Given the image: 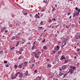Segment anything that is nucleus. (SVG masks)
Segmentation results:
<instances>
[{
  "label": "nucleus",
  "mask_w": 80,
  "mask_h": 80,
  "mask_svg": "<svg viewBox=\"0 0 80 80\" xmlns=\"http://www.w3.org/2000/svg\"><path fill=\"white\" fill-rule=\"evenodd\" d=\"M75 9L76 11H78V12H77L76 15H74V16L73 17H75V16H78V15H79V13L80 12V9H78L77 7H76Z\"/></svg>",
  "instance_id": "1"
},
{
  "label": "nucleus",
  "mask_w": 80,
  "mask_h": 80,
  "mask_svg": "<svg viewBox=\"0 0 80 80\" xmlns=\"http://www.w3.org/2000/svg\"><path fill=\"white\" fill-rule=\"evenodd\" d=\"M80 38V33H79L76 37L75 39H79Z\"/></svg>",
  "instance_id": "2"
},
{
  "label": "nucleus",
  "mask_w": 80,
  "mask_h": 80,
  "mask_svg": "<svg viewBox=\"0 0 80 80\" xmlns=\"http://www.w3.org/2000/svg\"><path fill=\"white\" fill-rule=\"evenodd\" d=\"M23 63H24V65H23V66H22L23 67H25L26 66H27V65H28V62L27 61L26 62H23Z\"/></svg>",
  "instance_id": "3"
},
{
  "label": "nucleus",
  "mask_w": 80,
  "mask_h": 80,
  "mask_svg": "<svg viewBox=\"0 0 80 80\" xmlns=\"http://www.w3.org/2000/svg\"><path fill=\"white\" fill-rule=\"evenodd\" d=\"M21 64H19L18 66V68H22V66L23 65V63H21Z\"/></svg>",
  "instance_id": "4"
},
{
  "label": "nucleus",
  "mask_w": 80,
  "mask_h": 80,
  "mask_svg": "<svg viewBox=\"0 0 80 80\" xmlns=\"http://www.w3.org/2000/svg\"><path fill=\"white\" fill-rule=\"evenodd\" d=\"M41 80V77L40 78L39 76H38L36 78V79H35L34 80Z\"/></svg>",
  "instance_id": "5"
},
{
  "label": "nucleus",
  "mask_w": 80,
  "mask_h": 80,
  "mask_svg": "<svg viewBox=\"0 0 80 80\" xmlns=\"http://www.w3.org/2000/svg\"><path fill=\"white\" fill-rule=\"evenodd\" d=\"M71 68H72L73 70H75L76 69V67L73 66H71L70 67Z\"/></svg>",
  "instance_id": "6"
},
{
  "label": "nucleus",
  "mask_w": 80,
  "mask_h": 80,
  "mask_svg": "<svg viewBox=\"0 0 80 80\" xmlns=\"http://www.w3.org/2000/svg\"><path fill=\"white\" fill-rule=\"evenodd\" d=\"M62 67V69L64 70L66 68H67V65H64Z\"/></svg>",
  "instance_id": "7"
},
{
  "label": "nucleus",
  "mask_w": 80,
  "mask_h": 80,
  "mask_svg": "<svg viewBox=\"0 0 80 80\" xmlns=\"http://www.w3.org/2000/svg\"><path fill=\"white\" fill-rule=\"evenodd\" d=\"M74 71V70H73V69H69V71L68 72V73H70V72H73Z\"/></svg>",
  "instance_id": "8"
},
{
  "label": "nucleus",
  "mask_w": 80,
  "mask_h": 80,
  "mask_svg": "<svg viewBox=\"0 0 80 80\" xmlns=\"http://www.w3.org/2000/svg\"><path fill=\"white\" fill-rule=\"evenodd\" d=\"M22 77H23V73L20 74L19 76V78H22Z\"/></svg>",
  "instance_id": "9"
},
{
  "label": "nucleus",
  "mask_w": 80,
  "mask_h": 80,
  "mask_svg": "<svg viewBox=\"0 0 80 80\" xmlns=\"http://www.w3.org/2000/svg\"><path fill=\"white\" fill-rule=\"evenodd\" d=\"M15 37H16L15 36H12V37L11 40H14L16 39V38H15Z\"/></svg>",
  "instance_id": "10"
},
{
  "label": "nucleus",
  "mask_w": 80,
  "mask_h": 80,
  "mask_svg": "<svg viewBox=\"0 0 80 80\" xmlns=\"http://www.w3.org/2000/svg\"><path fill=\"white\" fill-rule=\"evenodd\" d=\"M63 73L62 72H60L59 74V75H60L59 77H61V76H62V75H63Z\"/></svg>",
  "instance_id": "11"
},
{
  "label": "nucleus",
  "mask_w": 80,
  "mask_h": 80,
  "mask_svg": "<svg viewBox=\"0 0 80 80\" xmlns=\"http://www.w3.org/2000/svg\"><path fill=\"white\" fill-rule=\"evenodd\" d=\"M25 74L26 75V76H27L28 74V71H27L25 72Z\"/></svg>",
  "instance_id": "12"
},
{
  "label": "nucleus",
  "mask_w": 80,
  "mask_h": 80,
  "mask_svg": "<svg viewBox=\"0 0 80 80\" xmlns=\"http://www.w3.org/2000/svg\"><path fill=\"white\" fill-rule=\"evenodd\" d=\"M2 30H7V27H4L2 28Z\"/></svg>",
  "instance_id": "13"
},
{
  "label": "nucleus",
  "mask_w": 80,
  "mask_h": 80,
  "mask_svg": "<svg viewBox=\"0 0 80 80\" xmlns=\"http://www.w3.org/2000/svg\"><path fill=\"white\" fill-rule=\"evenodd\" d=\"M47 67H48L51 68L52 67V65H51L50 64H49L47 65Z\"/></svg>",
  "instance_id": "14"
},
{
  "label": "nucleus",
  "mask_w": 80,
  "mask_h": 80,
  "mask_svg": "<svg viewBox=\"0 0 80 80\" xmlns=\"http://www.w3.org/2000/svg\"><path fill=\"white\" fill-rule=\"evenodd\" d=\"M64 57H65V56L64 55H62V57H61V58L62 59H64V60H65V58ZM64 57V58H63Z\"/></svg>",
  "instance_id": "15"
},
{
  "label": "nucleus",
  "mask_w": 80,
  "mask_h": 80,
  "mask_svg": "<svg viewBox=\"0 0 80 80\" xmlns=\"http://www.w3.org/2000/svg\"><path fill=\"white\" fill-rule=\"evenodd\" d=\"M16 77H13V75H12V80H13V79H15V78H16Z\"/></svg>",
  "instance_id": "16"
},
{
  "label": "nucleus",
  "mask_w": 80,
  "mask_h": 80,
  "mask_svg": "<svg viewBox=\"0 0 80 80\" xmlns=\"http://www.w3.org/2000/svg\"><path fill=\"white\" fill-rule=\"evenodd\" d=\"M19 42L17 41V44H16V47H17L19 45Z\"/></svg>",
  "instance_id": "17"
},
{
  "label": "nucleus",
  "mask_w": 80,
  "mask_h": 80,
  "mask_svg": "<svg viewBox=\"0 0 80 80\" xmlns=\"http://www.w3.org/2000/svg\"><path fill=\"white\" fill-rule=\"evenodd\" d=\"M43 48L44 49V50H46V49L47 48L46 46H44L43 47Z\"/></svg>",
  "instance_id": "18"
},
{
  "label": "nucleus",
  "mask_w": 80,
  "mask_h": 80,
  "mask_svg": "<svg viewBox=\"0 0 80 80\" xmlns=\"http://www.w3.org/2000/svg\"><path fill=\"white\" fill-rule=\"evenodd\" d=\"M34 54H35V55H34V56H35V58H37V55H38V53H37V54H36V53H34Z\"/></svg>",
  "instance_id": "19"
},
{
  "label": "nucleus",
  "mask_w": 80,
  "mask_h": 80,
  "mask_svg": "<svg viewBox=\"0 0 80 80\" xmlns=\"http://www.w3.org/2000/svg\"><path fill=\"white\" fill-rule=\"evenodd\" d=\"M62 53V52H61V51H58V55H60V53Z\"/></svg>",
  "instance_id": "20"
},
{
  "label": "nucleus",
  "mask_w": 80,
  "mask_h": 80,
  "mask_svg": "<svg viewBox=\"0 0 80 80\" xmlns=\"http://www.w3.org/2000/svg\"><path fill=\"white\" fill-rule=\"evenodd\" d=\"M35 48V46H33L32 48V50H33Z\"/></svg>",
  "instance_id": "21"
},
{
  "label": "nucleus",
  "mask_w": 80,
  "mask_h": 80,
  "mask_svg": "<svg viewBox=\"0 0 80 80\" xmlns=\"http://www.w3.org/2000/svg\"><path fill=\"white\" fill-rule=\"evenodd\" d=\"M34 73H37L38 71H37V70L36 69L34 71Z\"/></svg>",
  "instance_id": "22"
},
{
  "label": "nucleus",
  "mask_w": 80,
  "mask_h": 80,
  "mask_svg": "<svg viewBox=\"0 0 80 80\" xmlns=\"http://www.w3.org/2000/svg\"><path fill=\"white\" fill-rule=\"evenodd\" d=\"M68 74L66 73V74H64L63 75V78H64V77H65V76H66V75H67Z\"/></svg>",
  "instance_id": "23"
},
{
  "label": "nucleus",
  "mask_w": 80,
  "mask_h": 80,
  "mask_svg": "<svg viewBox=\"0 0 80 80\" xmlns=\"http://www.w3.org/2000/svg\"><path fill=\"white\" fill-rule=\"evenodd\" d=\"M15 49V47H12V48L10 49L11 50H14Z\"/></svg>",
  "instance_id": "24"
},
{
  "label": "nucleus",
  "mask_w": 80,
  "mask_h": 80,
  "mask_svg": "<svg viewBox=\"0 0 80 80\" xmlns=\"http://www.w3.org/2000/svg\"><path fill=\"white\" fill-rule=\"evenodd\" d=\"M20 51H21L22 52L23 51V49L22 48H21Z\"/></svg>",
  "instance_id": "25"
},
{
  "label": "nucleus",
  "mask_w": 80,
  "mask_h": 80,
  "mask_svg": "<svg viewBox=\"0 0 80 80\" xmlns=\"http://www.w3.org/2000/svg\"><path fill=\"white\" fill-rule=\"evenodd\" d=\"M80 48H77V52H80Z\"/></svg>",
  "instance_id": "26"
},
{
  "label": "nucleus",
  "mask_w": 80,
  "mask_h": 80,
  "mask_svg": "<svg viewBox=\"0 0 80 80\" xmlns=\"http://www.w3.org/2000/svg\"><path fill=\"white\" fill-rule=\"evenodd\" d=\"M67 62H68V60H65V63H67Z\"/></svg>",
  "instance_id": "27"
},
{
  "label": "nucleus",
  "mask_w": 80,
  "mask_h": 80,
  "mask_svg": "<svg viewBox=\"0 0 80 80\" xmlns=\"http://www.w3.org/2000/svg\"><path fill=\"white\" fill-rule=\"evenodd\" d=\"M52 20H49V21H48V22H49V23H52Z\"/></svg>",
  "instance_id": "28"
},
{
  "label": "nucleus",
  "mask_w": 80,
  "mask_h": 80,
  "mask_svg": "<svg viewBox=\"0 0 80 80\" xmlns=\"http://www.w3.org/2000/svg\"><path fill=\"white\" fill-rule=\"evenodd\" d=\"M53 64H56V61H55L52 62Z\"/></svg>",
  "instance_id": "29"
},
{
  "label": "nucleus",
  "mask_w": 80,
  "mask_h": 80,
  "mask_svg": "<svg viewBox=\"0 0 80 80\" xmlns=\"http://www.w3.org/2000/svg\"><path fill=\"white\" fill-rule=\"evenodd\" d=\"M65 45H66V42H65L64 44V45L62 46V48H63V47H64V46Z\"/></svg>",
  "instance_id": "30"
},
{
  "label": "nucleus",
  "mask_w": 80,
  "mask_h": 80,
  "mask_svg": "<svg viewBox=\"0 0 80 80\" xmlns=\"http://www.w3.org/2000/svg\"><path fill=\"white\" fill-rule=\"evenodd\" d=\"M77 14V12H74L73 13V17L74 16V15H76Z\"/></svg>",
  "instance_id": "31"
},
{
  "label": "nucleus",
  "mask_w": 80,
  "mask_h": 80,
  "mask_svg": "<svg viewBox=\"0 0 80 80\" xmlns=\"http://www.w3.org/2000/svg\"><path fill=\"white\" fill-rule=\"evenodd\" d=\"M14 67H15V68H17L18 67V66H17V65H15L14 66Z\"/></svg>",
  "instance_id": "32"
},
{
  "label": "nucleus",
  "mask_w": 80,
  "mask_h": 80,
  "mask_svg": "<svg viewBox=\"0 0 80 80\" xmlns=\"http://www.w3.org/2000/svg\"><path fill=\"white\" fill-rule=\"evenodd\" d=\"M57 48L58 49H59V48H60L59 47V46L57 45Z\"/></svg>",
  "instance_id": "33"
},
{
  "label": "nucleus",
  "mask_w": 80,
  "mask_h": 80,
  "mask_svg": "<svg viewBox=\"0 0 80 80\" xmlns=\"http://www.w3.org/2000/svg\"><path fill=\"white\" fill-rule=\"evenodd\" d=\"M45 39H44L43 41H42V43H43V42H45Z\"/></svg>",
  "instance_id": "34"
},
{
  "label": "nucleus",
  "mask_w": 80,
  "mask_h": 80,
  "mask_svg": "<svg viewBox=\"0 0 80 80\" xmlns=\"http://www.w3.org/2000/svg\"><path fill=\"white\" fill-rule=\"evenodd\" d=\"M20 56V57L18 58V60H21V58H20V57H21V56Z\"/></svg>",
  "instance_id": "35"
},
{
  "label": "nucleus",
  "mask_w": 80,
  "mask_h": 80,
  "mask_svg": "<svg viewBox=\"0 0 80 80\" xmlns=\"http://www.w3.org/2000/svg\"><path fill=\"white\" fill-rule=\"evenodd\" d=\"M70 14H71V12H70V13H69V12H68V15H70Z\"/></svg>",
  "instance_id": "36"
},
{
  "label": "nucleus",
  "mask_w": 80,
  "mask_h": 80,
  "mask_svg": "<svg viewBox=\"0 0 80 80\" xmlns=\"http://www.w3.org/2000/svg\"><path fill=\"white\" fill-rule=\"evenodd\" d=\"M5 66H6V67H8V65L7 64Z\"/></svg>",
  "instance_id": "37"
},
{
  "label": "nucleus",
  "mask_w": 80,
  "mask_h": 80,
  "mask_svg": "<svg viewBox=\"0 0 80 80\" xmlns=\"http://www.w3.org/2000/svg\"><path fill=\"white\" fill-rule=\"evenodd\" d=\"M4 63H7V61H4Z\"/></svg>",
  "instance_id": "38"
},
{
  "label": "nucleus",
  "mask_w": 80,
  "mask_h": 80,
  "mask_svg": "<svg viewBox=\"0 0 80 80\" xmlns=\"http://www.w3.org/2000/svg\"><path fill=\"white\" fill-rule=\"evenodd\" d=\"M2 53H3V51H0V54H1Z\"/></svg>",
  "instance_id": "39"
},
{
  "label": "nucleus",
  "mask_w": 80,
  "mask_h": 80,
  "mask_svg": "<svg viewBox=\"0 0 80 80\" xmlns=\"http://www.w3.org/2000/svg\"><path fill=\"white\" fill-rule=\"evenodd\" d=\"M56 20L55 18H53L52 19V20Z\"/></svg>",
  "instance_id": "40"
},
{
  "label": "nucleus",
  "mask_w": 80,
  "mask_h": 80,
  "mask_svg": "<svg viewBox=\"0 0 80 80\" xmlns=\"http://www.w3.org/2000/svg\"><path fill=\"white\" fill-rule=\"evenodd\" d=\"M15 75H16V77H17L18 76V73H16Z\"/></svg>",
  "instance_id": "41"
},
{
  "label": "nucleus",
  "mask_w": 80,
  "mask_h": 80,
  "mask_svg": "<svg viewBox=\"0 0 80 80\" xmlns=\"http://www.w3.org/2000/svg\"><path fill=\"white\" fill-rule=\"evenodd\" d=\"M5 32H6V33H7V32H8V30H6L5 31Z\"/></svg>",
  "instance_id": "42"
},
{
  "label": "nucleus",
  "mask_w": 80,
  "mask_h": 80,
  "mask_svg": "<svg viewBox=\"0 0 80 80\" xmlns=\"http://www.w3.org/2000/svg\"><path fill=\"white\" fill-rule=\"evenodd\" d=\"M41 52H39L38 53V54H39V55H40V54H41Z\"/></svg>",
  "instance_id": "43"
},
{
  "label": "nucleus",
  "mask_w": 80,
  "mask_h": 80,
  "mask_svg": "<svg viewBox=\"0 0 80 80\" xmlns=\"http://www.w3.org/2000/svg\"><path fill=\"white\" fill-rule=\"evenodd\" d=\"M34 17L35 18L37 19L38 18L37 17V16H34Z\"/></svg>",
  "instance_id": "44"
},
{
  "label": "nucleus",
  "mask_w": 80,
  "mask_h": 80,
  "mask_svg": "<svg viewBox=\"0 0 80 80\" xmlns=\"http://www.w3.org/2000/svg\"><path fill=\"white\" fill-rule=\"evenodd\" d=\"M45 11V9H43L42 10V12H44Z\"/></svg>",
  "instance_id": "45"
},
{
  "label": "nucleus",
  "mask_w": 80,
  "mask_h": 80,
  "mask_svg": "<svg viewBox=\"0 0 80 80\" xmlns=\"http://www.w3.org/2000/svg\"><path fill=\"white\" fill-rule=\"evenodd\" d=\"M55 52H56L55 51H53V54H55Z\"/></svg>",
  "instance_id": "46"
},
{
  "label": "nucleus",
  "mask_w": 80,
  "mask_h": 80,
  "mask_svg": "<svg viewBox=\"0 0 80 80\" xmlns=\"http://www.w3.org/2000/svg\"><path fill=\"white\" fill-rule=\"evenodd\" d=\"M47 61H50V59H49L48 58L47 59Z\"/></svg>",
  "instance_id": "47"
},
{
  "label": "nucleus",
  "mask_w": 80,
  "mask_h": 80,
  "mask_svg": "<svg viewBox=\"0 0 80 80\" xmlns=\"http://www.w3.org/2000/svg\"><path fill=\"white\" fill-rule=\"evenodd\" d=\"M30 17H32V14H30Z\"/></svg>",
  "instance_id": "48"
},
{
  "label": "nucleus",
  "mask_w": 80,
  "mask_h": 80,
  "mask_svg": "<svg viewBox=\"0 0 80 80\" xmlns=\"http://www.w3.org/2000/svg\"><path fill=\"white\" fill-rule=\"evenodd\" d=\"M54 49H55V50H56V51H58V49H56L55 48H54Z\"/></svg>",
  "instance_id": "49"
},
{
  "label": "nucleus",
  "mask_w": 80,
  "mask_h": 80,
  "mask_svg": "<svg viewBox=\"0 0 80 80\" xmlns=\"http://www.w3.org/2000/svg\"><path fill=\"white\" fill-rule=\"evenodd\" d=\"M35 16V17H37V16H38V14H36Z\"/></svg>",
  "instance_id": "50"
},
{
  "label": "nucleus",
  "mask_w": 80,
  "mask_h": 80,
  "mask_svg": "<svg viewBox=\"0 0 80 80\" xmlns=\"http://www.w3.org/2000/svg\"><path fill=\"white\" fill-rule=\"evenodd\" d=\"M40 23V24H41V25H42V24H43V22H42H42H41Z\"/></svg>",
  "instance_id": "51"
},
{
  "label": "nucleus",
  "mask_w": 80,
  "mask_h": 80,
  "mask_svg": "<svg viewBox=\"0 0 80 80\" xmlns=\"http://www.w3.org/2000/svg\"><path fill=\"white\" fill-rule=\"evenodd\" d=\"M27 44H28V45H31V43H30V42H28V43Z\"/></svg>",
  "instance_id": "52"
},
{
  "label": "nucleus",
  "mask_w": 80,
  "mask_h": 80,
  "mask_svg": "<svg viewBox=\"0 0 80 80\" xmlns=\"http://www.w3.org/2000/svg\"><path fill=\"white\" fill-rule=\"evenodd\" d=\"M71 18H72V16H71L69 18V19H71Z\"/></svg>",
  "instance_id": "53"
},
{
  "label": "nucleus",
  "mask_w": 80,
  "mask_h": 80,
  "mask_svg": "<svg viewBox=\"0 0 80 80\" xmlns=\"http://www.w3.org/2000/svg\"><path fill=\"white\" fill-rule=\"evenodd\" d=\"M73 71L72 72H70V74H72V73H73Z\"/></svg>",
  "instance_id": "54"
},
{
  "label": "nucleus",
  "mask_w": 80,
  "mask_h": 80,
  "mask_svg": "<svg viewBox=\"0 0 80 80\" xmlns=\"http://www.w3.org/2000/svg\"><path fill=\"white\" fill-rule=\"evenodd\" d=\"M40 29H42V28H43V27H39Z\"/></svg>",
  "instance_id": "55"
},
{
  "label": "nucleus",
  "mask_w": 80,
  "mask_h": 80,
  "mask_svg": "<svg viewBox=\"0 0 80 80\" xmlns=\"http://www.w3.org/2000/svg\"><path fill=\"white\" fill-rule=\"evenodd\" d=\"M24 15H27V13H24Z\"/></svg>",
  "instance_id": "56"
},
{
  "label": "nucleus",
  "mask_w": 80,
  "mask_h": 80,
  "mask_svg": "<svg viewBox=\"0 0 80 80\" xmlns=\"http://www.w3.org/2000/svg\"><path fill=\"white\" fill-rule=\"evenodd\" d=\"M24 43H25V42H23L22 43H21V44H24Z\"/></svg>",
  "instance_id": "57"
},
{
  "label": "nucleus",
  "mask_w": 80,
  "mask_h": 80,
  "mask_svg": "<svg viewBox=\"0 0 80 80\" xmlns=\"http://www.w3.org/2000/svg\"><path fill=\"white\" fill-rule=\"evenodd\" d=\"M20 33H21L19 32V33L18 34V35H20Z\"/></svg>",
  "instance_id": "58"
},
{
  "label": "nucleus",
  "mask_w": 80,
  "mask_h": 80,
  "mask_svg": "<svg viewBox=\"0 0 80 80\" xmlns=\"http://www.w3.org/2000/svg\"><path fill=\"white\" fill-rule=\"evenodd\" d=\"M55 10L53 9H52V11H55Z\"/></svg>",
  "instance_id": "59"
},
{
  "label": "nucleus",
  "mask_w": 80,
  "mask_h": 80,
  "mask_svg": "<svg viewBox=\"0 0 80 80\" xmlns=\"http://www.w3.org/2000/svg\"><path fill=\"white\" fill-rule=\"evenodd\" d=\"M39 57V56H37L36 58H38Z\"/></svg>",
  "instance_id": "60"
},
{
  "label": "nucleus",
  "mask_w": 80,
  "mask_h": 80,
  "mask_svg": "<svg viewBox=\"0 0 80 80\" xmlns=\"http://www.w3.org/2000/svg\"><path fill=\"white\" fill-rule=\"evenodd\" d=\"M38 18H40V16H38Z\"/></svg>",
  "instance_id": "61"
},
{
  "label": "nucleus",
  "mask_w": 80,
  "mask_h": 80,
  "mask_svg": "<svg viewBox=\"0 0 80 80\" xmlns=\"http://www.w3.org/2000/svg\"><path fill=\"white\" fill-rule=\"evenodd\" d=\"M18 74H20V72H18Z\"/></svg>",
  "instance_id": "62"
},
{
  "label": "nucleus",
  "mask_w": 80,
  "mask_h": 80,
  "mask_svg": "<svg viewBox=\"0 0 80 80\" xmlns=\"http://www.w3.org/2000/svg\"><path fill=\"white\" fill-rule=\"evenodd\" d=\"M68 40V39H67L66 40V42H67V40Z\"/></svg>",
  "instance_id": "63"
},
{
  "label": "nucleus",
  "mask_w": 80,
  "mask_h": 80,
  "mask_svg": "<svg viewBox=\"0 0 80 80\" xmlns=\"http://www.w3.org/2000/svg\"><path fill=\"white\" fill-rule=\"evenodd\" d=\"M64 80H67V79H64Z\"/></svg>",
  "instance_id": "64"
}]
</instances>
